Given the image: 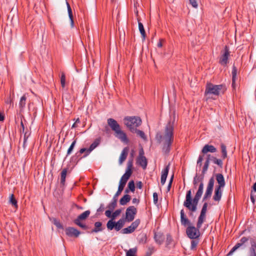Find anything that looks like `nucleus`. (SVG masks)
Instances as JSON below:
<instances>
[{"label":"nucleus","mask_w":256,"mask_h":256,"mask_svg":"<svg viewBox=\"0 0 256 256\" xmlns=\"http://www.w3.org/2000/svg\"><path fill=\"white\" fill-rule=\"evenodd\" d=\"M155 250L153 246H150L148 248V251L146 252V256H150Z\"/></svg>","instance_id":"09e8293b"},{"label":"nucleus","mask_w":256,"mask_h":256,"mask_svg":"<svg viewBox=\"0 0 256 256\" xmlns=\"http://www.w3.org/2000/svg\"><path fill=\"white\" fill-rule=\"evenodd\" d=\"M138 29L140 32L143 40H144L146 37V34L143 24L138 21Z\"/></svg>","instance_id":"2f4dec72"},{"label":"nucleus","mask_w":256,"mask_h":256,"mask_svg":"<svg viewBox=\"0 0 256 256\" xmlns=\"http://www.w3.org/2000/svg\"><path fill=\"white\" fill-rule=\"evenodd\" d=\"M174 126L170 121L166 124L163 133L158 132L156 135L158 142L162 144V151L167 154L170 150V148L174 142Z\"/></svg>","instance_id":"f03ea898"},{"label":"nucleus","mask_w":256,"mask_h":256,"mask_svg":"<svg viewBox=\"0 0 256 256\" xmlns=\"http://www.w3.org/2000/svg\"><path fill=\"white\" fill-rule=\"evenodd\" d=\"M76 142V140H74L72 142V143L71 145L69 147V148L68 150L67 154H66V156H68V155H70L72 153V150H73V149H74V147L75 146Z\"/></svg>","instance_id":"79ce46f5"},{"label":"nucleus","mask_w":256,"mask_h":256,"mask_svg":"<svg viewBox=\"0 0 256 256\" xmlns=\"http://www.w3.org/2000/svg\"><path fill=\"white\" fill-rule=\"evenodd\" d=\"M26 120H24V116L22 115L21 116V122H20V126L21 128L20 129V132L24 133L25 131V128L24 125V122H26Z\"/></svg>","instance_id":"a19ab883"},{"label":"nucleus","mask_w":256,"mask_h":256,"mask_svg":"<svg viewBox=\"0 0 256 256\" xmlns=\"http://www.w3.org/2000/svg\"><path fill=\"white\" fill-rule=\"evenodd\" d=\"M232 86L233 88H235V84H236V74H237V69L236 66H233L232 70Z\"/></svg>","instance_id":"7c9ffc66"},{"label":"nucleus","mask_w":256,"mask_h":256,"mask_svg":"<svg viewBox=\"0 0 256 256\" xmlns=\"http://www.w3.org/2000/svg\"><path fill=\"white\" fill-rule=\"evenodd\" d=\"M164 40L162 39H160L158 42V47L162 48V42Z\"/></svg>","instance_id":"774afa93"},{"label":"nucleus","mask_w":256,"mask_h":256,"mask_svg":"<svg viewBox=\"0 0 256 256\" xmlns=\"http://www.w3.org/2000/svg\"><path fill=\"white\" fill-rule=\"evenodd\" d=\"M54 224L58 228H62V226L60 222L58 221L56 218L54 220Z\"/></svg>","instance_id":"052dcab7"},{"label":"nucleus","mask_w":256,"mask_h":256,"mask_svg":"<svg viewBox=\"0 0 256 256\" xmlns=\"http://www.w3.org/2000/svg\"><path fill=\"white\" fill-rule=\"evenodd\" d=\"M226 88L224 84L214 85L212 83H208L206 85L205 94H212L218 96L220 94H224Z\"/></svg>","instance_id":"423d86ee"},{"label":"nucleus","mask_w":256,"mask_h":256,"mask_svg":"<svg viewBox=\"0 0 256 256\" xmlns=\"http://www.w3.org/2000/svg\"><path fill=\"white\" fill-rule=\"evenodd\" d=\"M222 55L220 58L219 63L222 66H226L228 62V57L230 56L229 48L225 46L223 50L221 52Z\"/></svg>","instance_id":"1a4fd4ad"},{"label":"nucleus","mask_w":256,"mask_h":256,"mask_svg":"<svg viewBox=\"0 0 256 256\" xmlns=\"http://www.w3.org/2000/svg\"><path fill=\"white\" fill-rule=\"evenodd\" d=\"M174 174L171 176V178L170 179V182H169V184H168V188H167V189H168V191H170V188H171V186H172V181H173V179H174Z\"/></svg>","instance_id":"bf43d9fd"},{"label":"nucleus","mask_w":256,"mask_h":256,"mask_svg":"<svg viewBox=\"0 0 256 256\" xmlns=\"http://www.w3.org/2000/svg\"><path fill=\"white\" fill-rule=\"evenodd\" d=\"M74 223L84 230H86L88 228V226L82 224L81 222L78 221V220H77V222H74Z\"/></svg>","instance_id":"de8ad7c7"},{"label":"nucleus","mask_w":256,"mask_h":256,"mask_svg":"<svg viewBox=\"0 0 256 256\" xmlns=\"http://www.w3.org/2000/svg\"><path fill=\"white\" fill-rule=\"evenodd\" d=\"M216 178L218 184V185L216 186V187L222 188H224L226 183L223 175L222 174H216Z\"/></svg>","instance_id":"4468645a"},{"label":"nucleus","mask_w":256,"mask_h":256,"mask_svg":"<svg viewBox=\"0 0 256 256\" xmlns=\"http://www.w3.org/2000/svg\"><path fill=\"white\" fill-rule=\"evenodd\" d=\"M60 84L62 88H64L66 84V76L64 72H62L60 76Z\"/></svg>","instance_id":"8fccbe9b"},{"label":"nucleus","mask_w":256,"mask_h":256,"mask_svg":"<svg viewBox=\"0 0 256 256\" xmlns=\"http://www.w3.org/2000/svg\"><path fill=\"white\" fill-rule=\"evenodd\" d=\"M24 140L25 142H27V140L30 134V133L28 132V130H26L24 133Z\"/></svg>","instance_id":"6e6d98bb"},{"label":"nucleus","mask_w":256,"mask_h":256,"mask_svg":"<svg viewBox=\"0 0 256 256\" xmlns=\"http://www.w3.org/2000/svg\"><path fill=\"white\" fill-rule=\"evenodd\" d=\"M128 188L130 189L132 192H134L135 190V185L134 180H132L129 182Z\"/></svg>","instance_id":"49530a36"},{"label":"nucleus","mask_w":256,"mask_h":256,"mask_svg":"<svg viewBox=\"0 0 256 256\" xmlns=\"http://www.w3.org/2000/svg\"><path fill=\"white\" fill-rule=\"evenodd\" d=\"M10 202L12 204V206H14L16 208H18V202L16 199L14 198V194H12L10 197Z\"/></svg>","instance_id":"72a5a7b5"},{"label":"nucleus","mask_w":256,"mask_h":256,"mask_svg":"<svg viewBox=\"0 0 256 256\" xmlns=\"http://www.w3.org/2000/svg\"><path fill=\"white\" fill-rule=\"evenodd\" d=\"M192 240L191 241V246L190 248L192 250H194L196 248L197 245L199 242V240L198 239H192Z\"/></svg>","instance_id":"a18cd8bd"},{"label":"nucleus","mask_w":256,"mask_h":256,"mask_svg":"<svg viewBox=\"0 0 256 256\" xmlns=\"http://www.w3.org/2000/svg\"><path fill=\"white\" fill-rule=\"evenodd\" d=\"M90 212L89 210H86L80 214L78 218L75 219L74 222H77V220L81 222V220H85L89 216Z\"/></svg>","instance_id":"412c9836"},{"label":"nucleus","mask_w":256,"mask_h":256,"mask_svg":"<svg viewBox=\"0 0 256 256\" xmlns=\"http://www.w3.org/2000/svg\"><path fill=\"white\" fill-rule=\"evenodd\" d=\"M132 202L133 204H138L140 202V200L136 198H134L132 200Z\"/></svg>","instance_id":"338daca9"},{"label":"nucleus","mask_w":256,"mask_h":256,"mask_svg":"<svg viewBox=\"0 0 256 256\" xmlns=\"http://www.w3.org/2000/svg\"><path fill=\"white\" fill-rule=\"evenodd\" d=\"M26 96L25 94H24L20 98V103H19V107H20V112H22L24 110V108H25L26 104Z\"/></svg>","instance_id":"c85d7f7f"},{"label":"nucleus","mask_w":256,"mask_h":256,"mask_svg":"<svg viewBox=\"0 0 256 256\" xmlns=\"http://www.w3.org/2000/svg\"><path fill=\"white\" fill-rule=\"evenodd\" d=\"M124 125L132 133L134 132V129L142 124V120L138 116H126L124 118Z\"/></svg>","instance_id":"0eeeda50"},{"label":"nucleus","mask_w":256,"mask_h":256,"mask_svg":"<svg viewBox=\"0 0 256 256\" xmlns=\"http://www.w3.org/2000/svg\"><path fill=\"white\" fill-rule=\"evenodd\" d=\"M137 213V210L134 206H130L126 210V220L128 222H132Z\"/></svg>","instance_id":"9d476101"},{"label":"nucleus","mask_w":256,"mask_h":256,"mask_svg":"<svg viewBox=\"0 0 256 256\" xmlns=\"http://www.w3.org/2000/svg\"><path fill=\"white\" fill-rule=\"evenodd\" d=\"M200 177H198L197 175L194 178L193 183L196 188V185L197 184L198 182H200Z\"/></svg>","instance_id":"13d9d810"},{"label":"nucleus","mask_w":256,"mask_h":256,"mask_svg":"<svg viewBox=\"0 0 256 256\" xmlns=\"http://www.w3.org/2000/svg\"><path fill=\"white\" fill-rule=\"evenodd\" d=\"M172 238L170 234H168L166 235V244L167 245H169L170 244V243L172 242Z\"/></svg>","instance_id":"864d4df0"},{"label":"nucleus","mask_w":256,"mask_h":256,"mask_svg":"<svg viewBox=\"0 0 256 256\" xmlns=\"http://www.w3.org/2000/svg\"><path fill=\"white\" fill-rule=\"evenodd\" d=\"M203 156H204L203 155H201V154H200L199 156H198V161H197V164L200 166H201L202 165V161L203 160Z\"/></svg>","instance_id":"5fc2aeb1"},{"label":"nucleus","mask_w":256,"mask_h":256,"mask_svg":"<svg viewBox=\"0 0 256 256\" xmlns=\"http://www.w3.org/2000/svg\"><path fill=\"white\" fill-rule=\"evenodd\" d=\"M214 178L213 177H212L210 179L208 184L207 185L206 190L203 197V201L206 200L208 198H210L211 196L214 188Z\"/></svg>","instance_id":"9b49d317"},{"label":"nucleus","mask_w":256,"mask_h":256,"mask_svg":"<svg viewBox=\"0 0 256 256\" xmlns=\"http://www.w3.org/2000/svg\"><path fill=\"white\" fill-rule=\"evenodd\" d=\"M153 200L154 204H156L158 202V196L156 192L153 194Z\"/></svg>","instance_id":"4d7b16f0"},{"label":"nucleus","mask_w":256,"mask_h":256,"mask_svg":"<svg viewBox=\"0 0 256 256\" xmlns=\"http://www.w3.org/2000/svg\"><path fill=\"white\" fill-rule=\"evenodd\" d=\"M251 247L250 248V256H256V242L254 239L250 240Z\"/></svg>","instance_id":"5701e85b"},{"label":"nucleus","mask_w":256,"mask_h":256,"mask_svg":"<svg viewBox=\"0 0 256 256\" xmlns=\"http://www.w3.org/2000/svg\"><path fill=\"white\" fill-rule=\"evenodd\" d=\"M222 196V188L216 187L213 196V200L216 202H220Z\"/></svg>","instance_id":"6ab92c4d"},{"label":"nucleus","mask_w":256,"mask_h":256,"mask_svg":"<svg viewBox=\"0 0 256 256\" xmlns=\"http://www.w3.org/2000/svg\"><path fill=\"white\" fill-rule=\"evenodd\" d=\"M104 204H101L100 208L97 210L98 212H102L104 210Z\"/></svg>","instance_id":"e2e57ef3"},{"label":"nucleus","mask_w":256,"mask_h":256,"mask_svg":"<svg viewBox=\"0 0 256 256\" xmlns=\"http://www.w3.org/2000/svg\"><path fill=\"white\" fill-rule=\"evenodd\" d=\"M216 152V148L212 145L206 144L202 150V153L203 154H206L208 152Z\"/></svg>","instance_id":"a211bd4d"},{"label":"nucleus","mask_w":256,"mask_h":256,"mask_svg":"<svg viewBox=\"0 0 256 256\" xmlns=\"http://www.w3.org/2000/svg\"><path fill=\"white\" fill-rule=\"evenodd\" d=\"M124 220L122 218L120 219L117 222L109 220L107 222L106 226L108 230H111L114 228L116 231H118L124 226Z\"/></svg>","instance_id":"6e6552de"},{"label":"nucleus","mask_w":256,"mask_h":256,"mask_svg":"<svg viewBox=\"0 0 256 256\" xmlns=\"http://www.w3.org/2000/svg\"><path fill=\"white\" fill-rule=\"evenodd\" d=\"M142 156H144V151L143 150V148H142L139 152V155L138 157H142Z\"/></svg>","instance_id":"0e129e2a"},{"label":"nucleus","mask_w":256,"mask_h":256,"mask_svg":"<svg viewBox=\"0 0 256 256\" xmlns=\"http://www.w3.org/2000/svg\"><path fill=\"white\" fill-rule=\"evenodd\" d=\"M140 222V219H136L135 220V221L132 223L130 226L134 230L139 226Z\"/></svg>","instance_id":"c03bdc74"},{"label":"nucleus","mask_w":256,"mask_h":256,"mask_svg":"<svg viewBox=\"0 0 256 256\" xmlns=\"http://www.w3.org/2000/svg\"><path fill=\"white\" fill-rule=\"evenodd\" d=\"M147 240L146 234H140L138 236V242L140 244H145Z\"/></svg>","instance_id":"f704fd0d"},{"label":"nucleus","mask_w":256,"mask_h":256,"mask_svg":"<svg viewBox=\"0 0 256 256\" xmlns=\"http://www.w3.org/2000/svg\"><path fill=\"white\" fill-rule=\"evenodd\" d=\"M208 204L204 202L202 206L200 214L198 218L196 223V227L192 226L190 220L187 218L184 210H180V222L182 226H188L186 228V234L188 238L190 239H198L200 236V229L202 227V224L206 220V214Z\"/></svg>","instance_id":"f257e3e1"},{"label":"nucleus","mask_w":256,"mask_h":256,"mask_svg":"<svg viewBox=\"0 0 256 256\" xmlns=\"http://www.w3.org/2000/svg\"><path fill=\"white\" fill-rule=\"evenodd\" d=\"M202 196L196 194L194 198H192V192L189 190L186 192V200L184 202V206L190 211V216L192 215V212L196 210L197 206Z\"/></svg>","instance_id":"20e7f679"},{"label":"nucleus","mask_w":256,"mask_h":256,"mask_svg":"<svg viewBox=\"0 0 256 256\" xmlns=\"http://www.w3.org/2000/svg\"><path fill=\"white\" fill-rule=\"evenodd\" d=\"M132 173V162L130 160L127 164V168L124 174L122 176L118 188V191L114 195L117 198L120 194L126 184V183Z\"/></svg>","instance_id":"39448f33"},{"label":"nucleus","mask_w":256,"mask_h":256,"mask_svg":"<svg viewBox=\"0 0 256 256\" xmlns=\"http://www.w3.org/2000/svg\"><path fill=\"white\" fill-rule=\"evenodd\" d=\"M220 148L222 150V157L223 159L227 157V151L226 146L224 144H221Z\"/></svg>","instance_id":"e433bc0d"},{"label":"nucleus","mask_w":256,"mask_h":256,"mask_svg":"<svg viewBox=\"0 0 256 256\" xmlns=\"http://www.w3.org/2000/svg\"><path fill=\"white\" fill-rule=\"evenodd\" d=\"M210 158V160H212L215 164H218L220 168L222 167L223 163L220 159H218L214 156H211Z\"/></svg>","instance_id":"4c0bfd02"},{"label":"nucleus","mask_w":256,"mask_h":256,"mask_svg":"<svg viewBox=\"0 0 256 256\" xmlns=\"http://www.w3.org/2000/svg\"><path fill=\"white\" fill-rule=\"evenodd\" d=\"M66 6H67V8H68V16L70 20L71 26H72V27H73L74 25V21L73 20L72 12V10L70 8V4L67 2H66Z\"/></svg>","instance_id":"cd10ccee"},{"label":"nucleus","mask_w":256,"mask_h":256,"mask_svg":"<svg viewBox=\"0 0 256 256\" xmlns=\"http://www.w3.org/2000/svg\"><path fill=\"white\" fill-rule=\"evenodd\" d=\"M68 172V168H64L60 173V184L64 186L66 182V178Z\"/></svg>","instance_id":"bb28decb"},{"label":"nucleus","mask_w":256,"mask_h":256,"mask_svg":"<svg viewBox=\"0 0 256 256\" xmlns=\"http://www.w3.org/2000/svg\"><path fill=\"white\" fill-rule=\"evenodd\" d=\"M137 163L141 166L143 169L145 170L148 164L147 159L145 156L138 157Z\"/></svg>","instance_id":"aec40b11"},{"label":"nucleus","mask_w":256,"mask_h":256,"mask_svg":"<svg viewBox=\"0 0 256 256\" xmlns=\"http://www.w3.org/2000/svg\"><path fill=\"white\" fill-rule=\"evenodd\" d=\"M136 248H132L128 250L126 252V256H136Z\"/></svg>","instance_id":"58836bf2"},{"label":"nucleus","mask_w":256,"mask_h":256,"mask_svg":"<svg viewBox=\"0 0 256 256\" xmlns=\"http://www.w3.org/2000/svg\"><path fill=\"white\" fill-rule=\"evenodd\" d=\"M98 144H99L98 141L97 140H96L90 146L89 148H88V152H90V153L91 152L92 150H93L96 146H98Z\"/></svg>","instance_id":"ea45409f"},{"label":"nucleus","mask_w":256,"mask_h":256,"mask_svg":"<svg viewBox=\"0 0 256 256\" xmlns=\"http://www.w3.org/2000/svg\"><path fill=\"white\" fill-rule=\"evenodd\" d=\"M248 240V238L246 237H242L240 240V242L237 243L233 248L230 250V251L228 253V255H230L232 254L236 250L243 245L245 242H246Z\"/></svg>","instance_id":"dca6fc26"},{"label":"nucleus","mask_w":256,"mask_h":256,"mask_svg":"<svg viewBox=\"0 0 256 256\" xmlns=\"http://www.w3.org/2000/svg\"><path fill=\"white\" fill-rule=\"evenodd\" d=\"M210 157H211L210 154L207 155V158L204 162V166H203L202 170V176H204V174H205L206 172L208 170V168L209 166L210 160Z\"/></svg>","instance_id":"a878e982"},{"label":"nucleus","mask_w":256,"mask_h":256,"mask_svg":"<svg viewBox=\"0 0 256 256\" xmlns=\"http://www.w3.org/2000/svg\"><path fill=\"white\" fill-rule=\"evenodd\" d=\"M204 178V176H202L200 177V184L198 186V188L197 192H196V194H198L201 196H202V193H203V190H204V182H203Z\"/></svg>","instance_id":"c756f323"},{"label":"nucleus","mask_w":256,"mask_h":256,"mask_svg":"<svg viewBox=\"0 0 256 256\" xmlns=\"http://www.w3.org/2000/svg\"><path fill=\"white\" fill-rule=\"evenodd\" d=\"M170 169V164L166 166V168L162 172V176L160 178V182L162 185H164L166 181V179L168 173Z\"/></svg>","instance_id":"2eb2a0df"},{"label":"nucleus","mask_w":256,"mask_h":256,"mask_svg":"<svg viewBox=\"0 0 256 256\" xmlns=\"http://www.w3.org/2000/svg\"><path fill=\"white\" fill-rule=\"evenodd\" d=\"M90 154V152H88V148H82L76 154L75 156L72 157V158H74L75 160H76V158H78L77 160L78 162L82 158L87 156Z\"/></svg>","instance_id":"f8f14e48"},{"label":"nucleus","mask_w":256,"mask_h":256,"mask_svg":"<svg viewBox=\"0 0 256 256\" xmlns=\"http://www.w3.org/2000/svg\"><path fill=\"white\" fill-rule=\"evenodd\" d=\"M154 239L156 243L160 244L164 242V236L160 232H155Z\"/></svg>","instance_id":"4be33fe9"},{"label":"nucleus","mask_w":256,"mask_h":256,"mask_svg":"<svg viewBox=\"0 0 256 256\" xmlns=\"http://www.w3.org/2000/svg\"><path fill=\"white\" fill-rule=\"evenodd\" d=\"M131 200V196L126 194L124 195L120 200V204L122 206L126 205L128 202Z\"/></svg>","instance_id":"393cba45"},{"label":"nucleus","mask_w":256,"mask_h":256,"mask_svg":"<svg viewBox=\"0 0 256 256\" xmlns=\"http://www.w3.org/2000/svg\"><path fill=\"white\" fill-rule=\"evenodd\" d=\"M94 228L91 231V232H98L102 231L104 228L102 227V222H96L94 223Z\"/></svg>","instance_id":"b1692460"},{"label":"nucleus","mask_w":256,"mask_h":256,"mask_svg":"<svg viewBox=\"0 0 256 256\" xmlns=\"http://www.w3.org/2000/svg\"><path fill=\"white\" fill-rule=\"evenodd\" d=\"M250 198L252 202L254 204L256 201V196L251 194Z\"/></svg>","instance_id":"69168bd1"},{"label":"nucleus","mask_w":256,"mask_h":256,"mask_svg":"<svg viewBox=\"0 0 256 256\" xmlns=\"http://www.w3.org/2000/svg\"><path fill=\"white\" fill-rule=\"evenodd\" d=\"M190 4L194 8H196L198 6V4L196 0H189Z\"/></svg>","instance_id":"603ef678"},{"label":"nucleus","mask_w":256,"mask_h":256,"mask_svg":"<svg viewBox=\"0 0 256 256\" xmlns=\"http://www.w3.org/2000/svg\"><path fill=\"white\" fill-rule=\"evenodd\" d=\"M112 210H106L105 212V214L106 216L108 217V218H112Z\"/></svg>","instance_id":"680f3d73"},{"label":"nucleus","mask_w":256,"mask_h":256,"mask_svg":"<svg viewBox=\"0 0 256 256\" xmlns=\"http://www.w3.org/2000/svg\"><path fill=\"white\" fill-rule=\"evenodd\" d=\"M121 212H122L121 210L118 209V210H116L114 212L112 216V220H113L117 216L120 215V214L121 213Z\"/></svg>","instance_id":"3c124183"},{"label":"nucleus","mask_w":256,"mask_h":256,"mask_svg":"<svg viewBox=\"0 0 256 256\" xmlns=\"http://www.w3.org/2000/svg\"><path fill=\"white\" fill-rule=\"evenodd\" d=\"M65 232L67 236L70 237L74 236L75 238L78 237L80 233V231L73 227H68L66 228Z\"/></svg>","instance_id":"ddd939ff"},{"label":"nucleus","mask_w":256,"mask_h":256,"mask_svg":"<svg viewBox=\"0 0 256 256\" xmlns=\"http://www.w3.org/2000/svg\"><path fill=\"white\" fill-rule=\"evenodd\" d=\"M117 204V198L114 196L112 200L108 206V208L110 210H114L116 207Z\"/></svg>","instance_id":"473e14b6"},{"label":"nucleus","mask_w":256,"mask_h":256,"mask_svg":"<svg viewBox=\"0 0 256 256\" xmlns=\"http://www.w3.org/2000/svg\"><path fill=\"white\" fill-rule=\"evenodd\" d=\"M108 125L114 132V136L118 138L122 142L128 144L129 140L126 133L122 130L120 125L117 121L114 118H109L107 120Z\"/></svg>","instance_id":"7ed1b4c3"},{"label":"nucleus","mask_w":256,"mask_h":256,"mask_svg":"<svg viewBox=\"0 0 256 256\" xmlns=\"http://www.w3.org/2000/svg\"><path fill=\"white\" fill-rule=\"evenodd\" d=\"M134 230L130 226L128 228H124L122 230V232L124 234H130L134 232Z\"/></svg>","instance_id":"37998d69"},{"label":"nucleus","mask_w":256,"mask_h":256,"mask_svg":"<svg viewBox=\"0 0 256 256\" xmlns=\"http://www.w3.org/2000/svg\"><path fill=\"white\" fill-rule=\"evenodd\" d=\"M134 132L136 133L137 136H140L143 140H146V136L143 131L136 128Z\"/></svg>","instance_id":"c9c22d12"},{"label":"nucleus","mask_w":256,"mask_h":256,"mask_svg":"<svg viewBox=\"0 0 256 256\" xmlns=\"http://www.w3.org/2000/svg\"><path fill=\"white\" fill-rule=\"evenodd\" d=\"M128 150L129 148L128 146L124 148L122 150L118 160L120 164H122L126 160V157L128 156Z\"/></svg>","instance_id":"f3484780"}]
</instances>
